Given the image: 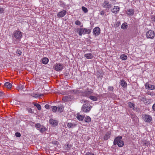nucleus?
I'll use <instances>...</instances> for the list:
<instances>
[{
  "label": "nucleus",
  "mask_w": 155,
  "mask_h": 155,
  "mask_svg": "<svg viewBox=\"0 0 155 155\" xmlns=\"http://www.w3.org/2000/svg\"><path fill=\"white\" fill-rule=\"evenodd\" d=\"M102 7L106 9H109L111 7V5L107 0L104 1L102 4Z\"/></svg>",
  "instance_id": "423d86ee"
},
{
  "label": "nucleus",
  "mask_w": 155,
  "mask_h": 155,
  "mask_svg": "<svg viewBox=\"0 0 155 155\" xmlns=\"http://www.w3.org/2000/svg\"><path fill=\"white\" fill-rule=\"evenodd\" d=\"M85 155H95L93 153L90 152H87L85 154Z\"/></svg>",
  "instance_id": "58836bf2"
},
{
  "label": "nucleus",
  "mask_w": 155,
  "mask_h": 155,
  "mask_svg": "<svg viewBox=\"0 0 155 155\" xmlns=\"http://www.w3.org/2000/svg\"><path fill=\"white\" fill-rule=\"evenodd\" d=\"M78 34L80 35H82L85 34H89L91 31V30L90 29H87L86 28H80L78 30Z\"/></svg>",
  "instance_id": "f03ea898"
},
{
  "label": "nucleus",
  "mask_w": 155,
  "mask_h": 155,
  "mask_svg": "<svg viewBox=\"0 0 155 155\" xmlns=\"http://www.w3.org/2000/svg\"><path fill=\"white\" fill-rule=\"evenodd\" d=\"M116 0H110V1L113 2V1H115Z\"/></svg>",
  "instance_id": "5fc2aeb1"
},
{
  "label": "nucleus",
  "mask_w": 155,
  "mask_h": 155,
  "mask_svg": "<svg viewBox=\"0 0 155 155\" xmlns=\"http://www.w3.org/2000/svg\"><path fill=\"white\" fill-rule=\"evenodd\" d=\"M15 135L17 137H20L21 136V135L19 133L17 132L15 133Z\"/></svg>",
  "instance_id": "c03bdc74"
},
{
  "label": "nucleus",
  "mask_w": 155,
  "mask_h": 155,
  "mask_svg": "<svg viewBox=\"0 0 155 155\" xmlns=\"http://www.w3.org/2000/svg\"><path fill=\"white\" fill-rule=\"evenodd\" d=\"M84 118L83 115H78L77 116V119L79 120H82Z\"/></svg>",
  "instance_id": "5701e85b"
},
{
  "label": "nucleus",
  "mask_w": 155,
  "mask_h": 155,
  "mask_svg": "<svg viewBox=\"0 0 155 155\" xmlns=\"http://www.w3.org/2000/svg\"><path fill=\"white\" fill-rule=\"evenodd\" d=\"M120 84L124 88L126 87L127 86L126 82L123 80H122L120 82Z\"/></svg>",
  "instance_id": "a211bd4d"
},
{
  "label": "nucleus",
  "mask_w": 155,
  "mask_h": 155,
  "mask_svg": "<svg viewBox=\"0 0 155 155\" xmlns=\"http://www.w3.org/2000/svg\"><path fill=\"white\" fill-rule=\"evenodd\" d=\"M42 61L43 64H46L48 63L49 59L47 58H44L42 59Z\"/></svg>",
  "instance_id": "aec40b11"
},
{
  "label": "nucleus",
  "mask_w": 155,
  "mask_h": 155,
  "mask_svg": "<svg viewBox=\"0 0 155 155\" xmlns=\"http://www.w3.org/2000/svg\"><path fill=\"white\" fill-rule=\"evenodd\" d=\"M75 93V94H80L81 92L80 90L79 89L74 90L73 91Z\"/></svg>",
  "instance_id": "37998d69"
},
{
  "label": "nucleus",
  "mask_w": 155,
  "mask_h": 155,
  "mask_svg": "<svg viewBox=\"0 0 155 155\" xmlns=\"http://www.w3.org/2000/svg\"><path fill=\"white\" fill-rule=\"evenodd\" d=\"M22 35L21 32L18 30L15 31L14 33V37L16 39L21 38Z\"/></svg>",
  "instance_id": "0eeeda50"
},
{
  "label": "nucleus",
  "mask_w": 155,
  "mask_h": 155,
  "mask_svg": "<svg viewBox=\"0 0 155 155\" xmlns=\"http://www.w3.org/2000/svg\"><path fill=\"white\" fill-rule=\"evenodd\" d=\"M84 120L86 122L89 123L91 121V118L89 116H87L84 118Z\"/></svg>",
  "instance_id": "bb28decb"
},
{
  "label": "nucleus",
  "mask_w": 155,
  "mask_h": 155,
  "mask_svg": "<svg viewBox=\"0 0 155 155\" xmlns=\"http://www.w3.org/2000/svg\"><path fill=\"white\" fill-rule=\"evenodd\" d=\"M142 118L143 120L146 122L150 123L152 120L151 117L148 114H144L143 115Z\"/></svg>",
  "instance_id": "39448f33"
},
{
  "label": "nucleus",
  "mask_w": 155,
  "mask_h": 155,
  "mask_svg": "<svg viewBox=\"0 0 155 155\" xmlns=\"http://www.w3.org/2000/svg\"><path fill=\"white\" fill-rule=\"evenodd\" d=\"M76 125L74 123L70 122L68 123L67 126L69 128H73L75 127Z\"/></svg>",
  "instance_id": "6ab92c4d"
},
{
  "label": "nucleus",
  "mask_w": 155,
  "mask_h": 155,
  "mask_svg": "<svg viewBox=\"0 0 155 155\" xmlns=\"http://www.w3.org/2000/svg\"><path fill=\"white\" fill-rule=\"evenodd\" d=\"M63 66L60 64H56L55 65V70L56 71H59L62 70Z\"/></svg>",
  "instance_id": "f8f14e48"
},
{
  "label": "nucleus",
  "mask_w": 155,
  "mask_h": 155,
  "mask_svg": "<svg viewBox=\"0 0 155 155\" xmlns=\"http://www.w3.org/2000/svg\"><path fill=\"white\" fill-rule=\"evenodd\" d=\"M108 90L109 92L112 93L113 92L114 87H113L109 86L108 87Z\"/></svg>",
  "instance_id": "473e14b6"
},
{
  "label": "nucleus",
  "mask_w": 155,
  "mask_h": 155,
  "mask_svg": "<svg viewBox=\"0 0 155 155\" xmlns=\"http://www.w3.org/2000/svg\"><path fill=\"white\" fill-rule=\"evenodd\" d=\"M5 86L8 88H11L12 87V84L9 82H6L5 84Z\"/></svg>",
  "instance_id": "4be33fe9"
},
{
  "label": "nucleus",
  "mask_w": 155,
  "mask_h": 155,
  "mask_svg": "<svg viewBox=\"0 0 155 155\" xmlns=\"http://www.w3.org/2000/svg\"><path fill=\"white\" fill-rule=\"evenodd\" d=\"M122 139V136H118L116 137L115 138L114 141V145H116L117 144L119 147H122L124 145V142L121 140Z\"/></svg>",
  "instance_id": "f257e3e1"
},
{
  "label": "nucleus",
  "mask_w": 155,
  "mask_h": 155,
  "mask_svg": "<svg viewBox=\"0 0 155 155\" xmlns=\"http://www.w3.org/2000/svg\"><path fill=\"white\" fill-rule=\"evenodd\" d=\"M92 108V106L89 104H85L83 105L81 110L84 112L87 113L91 110Z\"/></svg>",
  "instance_id": "7ed1b4c3"
},
{
  "label": "nucleus",
  "mask_w": 155,
  "mask_h": 155,
  "mask_svg": "<svg viewBox=\"0 0 155 155\" xmlns=\"http://www.w3.org/2000/svg\"><path fill=\"white\" fill-rule=\"evenodd\" d=\"M105 12L103 11H101L100 12V14L101 15H104V14Z\"/></svg>",
  "instance_id": "8fccbe9b"
},
{
  "label": "nucleus",
  "mask_w": 155,
  "mask_h": 155,
  "mask_svg": "<svg viewBox=\"0 0 155 155\" xmlns=\"http://www.w3.org/2000/svg\"><path fill=\"white\" fill-rule=\"evenodd\" d=\"M82 10L84 11V12L87 13V12L88 10L84 6H82Z\"/></svg>",
  "instance_id": "e433bc0d"
},
{
  "label": "nucleus",
  "mask_w": 155,
  "mask_h": 155,
  "mask_svg": "<svg viewBox=\"0 0 155 155\" xmlns=\"http://www.w3.org/2000/svg\"><path fill=\"white\" fill-rule=\"evenodd\" d=\"M84 56L87 59H91L93 58V55L92 54L89 53L85 54Z\"/></svg>",
  "instance_id": "dca6fc26"
},
{
  "label": "nucleus",
  "mask_w": 155,
  "mask_h": 155,
  "mask_svg": "<svg viewBox=\"0 0 155 155\" xmlns=\"http://www.w3.org/2000/svg\"><path fill=\"white\" fill-rule=\"evenodd\" d=\"M52 111L53 112H56L57 111V107L56 106H52L51 107Z\"/></svg>",
  "instance_id": "2f4dec72"
},
{
  "label": "nucleus",
  "mask_w": 155,
  "mask_h": 155,
  "mask_svg": "<svg viewBox=\"0 0 155 155\" xmlns=\"http://www.w3.org/2000/svg\"><path fill=\"white\" fill-rule=\"evenodd\" d=\"M25 86L24 85H20L18 86V90L19 91L20 90H23L24 89Z\"/></svg>",
  "instance_id": "72a5a7b5"
},
{
  "label": "nucleus",
  "mask_w": 155,
  "mask_h": 155,
  "mask_svg": "<svg viewBox=\"0 0 155 155\" xmlns=\"http://www.w3.org/2000/svg\"><path fill=\"white\" fill-rule=\"evenodd\" d=\"M35 127L36 128L39 129L41 128V126L39 123H37L35 124Z\"/></svg>",
  "instance_id": "a19ab883"
},
{
  "label": "nucleus",
  "mask_w": 155,
  "mask_h": 155,
  "mask_svg": "<svg viewBox=\"0 0 155 155\" xmlns=\"http://www.w3.org/2000/svg\"><path fill=\"white\" fill-rule=\"evenodd\" d=\"M32 103L34 104V105L35 106H36L37 107V108H38V110H41V106L39 104L34 103L33 102Z\"/></svg>",
  "instance_id": "c85d7f7f"
},
{
  "label": "nucleus",
  "mask_w": 155,
  "mask_h": 155,
  "mask_svg": "<svg viewBox=\"0 0 155 155\" xmlns=\"http://www.w3.org/2000/svg\"><path fill=\"white\" fill-rule=\"evenodd\" d=\"M120 58L123 60H125L127 59V57L125 54H123L121 55Z\"/></svg>",
  "instance_id": "393cba45"
},
{
  "label": "nucleus",
  "mask_w": 155,
  "mask_h": 155,
  "mask_svg": "<svg viewBox=\"0 0 155 155\" xmlns=\"http://www.w3.org/2000/svg\"><path fill=\"white\" fill-rule=\"evenodd\" d=\"M128 105L129 107L130 108H132L134 107V104L130 102H129L128 103Z\"/></svg>",
  "instance_id": "f704fd0d"
},
{
  "label": "nucleus",
  "mask_w": 155,
  "mask_h": 155,
  "mask_svg": "<svg viewBox=\"0 0 155 155\" xmlns=\"http://www.w3.org/2000/svg\"><path fill=\"white\" fill-rule=\"evenodd\" d=\"M4 10L3 8H0V14H2L4 13Z\"/></svg>",
  "instance_id": "a18cd8bd"
},
{
  "label": "nucleus",
  "mask_w": 155,
  "mask_h": 155,
  "mask_svg": "<svg viewBox=\"0 0 155 155\" xmlns=\"http://www.w3.org/2000/svg\"><path fill=\"white\" fill-rule=\"evenodd\" d=\"M64 101H69L70 100V98L68 96L64 97L62 99Z\"/></svg>",
  "instance_id": "a878e982"
},
{
  "label": "nucleus",
  "mask_w": 155,
  "mask_h": 155,
  "mask_svg": "<svg viewBox=\"0 0 155 155\" xmlns=\"http://www.w3.org/2000/svg\"><path fill=\"white\" fill-rule=\"evenodd\" d=\"M152 108L155 111V103L153 104Z\"/></svg>",
  "instance_id": "603ef678"
},
{
  "label": "nucleus",
  "mask_w": 155,
  "mask_h": 155,
  "mask_svg": "<svg viewBox=\"0 0 155 155\" xmlns=\"http://www.w3.org/2000/svg\"><path fill=\"white\" fill-rule=\"evenodd\" d=\"M120 10V8L118 6H114L111 9V12L115 14L117 13Z\"/></svg>",
  "instance_id": "4468645a"
},
{
  "label": "nucleus",
  "mask_w": 155,
  "mask_h": 155,
  "mask_svg": "<svg viewBox=\"0 0 155 155\" xmlns=\"http://www.w3.org/2000/svg\"><path fill=\"white\" fill-rule=\"evenodd\" d=\"M140 100L143 102H146V101H147V100L146 99V97H142L141 99H140Z\"/></svg>",
  "instance_id": "4c0bfd02"
},
{
  "label": "nucleus",
  "mask_w": 155,
  "mask_h": 155,
  "mask_svg": "<svg viewBox=\"0 0 155 155\" xmlns=\"http://www.w3.org/2000/svg\"><path fill=\"white\" fill-rule=\"evenodd\" d=\"M110 134L111 133L110 132L107 133L104 136V139L105 140H107L110 137Z\"/></svg>",
  "instance_id": "f3484780"
},
{
  "label": "nucleus",
  "mask_w": 155,
  "mask_h": 155,
  "mask_svg": "<svg viewBox=\"0 0 155 155\" xmlns=\"http://www.w3.org/2000/svg\"><path fill=\"white\" fill-rule=\"evenodd\" d=\"M4 95V93L1 91H0V97H2Z\"/></svg>",
  "instance_id": "3c124183"
},
{
  "label": "nucleus",
  "mask_w": 155,
  "mask_h": 155,
  "mask_svg": "<svg viewBox=\"0 0 155 155\" xmlns=\"http://www.w3.org/2000/svg\"><path fill=\"white\" fill-rule=\"evenodd\" d=\"M67 14V11L65 10H63L59 12L57 14V16L59 18H62L64 17Z\"/></svg>",
  "instance_id": "1a4fd4ad"
},
{
  "label": "nucleus",
  "mask_w": 155,
  "mask_h": 155,
  "mask_svg": "<svg viewBox=\"0 0 155 155\" xmlns=\"http://www.w3.org/2000/svg\"><path fill=\"white\" fill-rule=\"evenodd\" d=\"M134 13V11L132 9H127V13L129 16L133 15Z\"/></svg>",
  "instance_id": "2eb2a0df"
},
{
  "label": "nucleus",
  "mask_w": 155,
  "mask_h": 155,
  "mask_svg": "<svg viewBox=\"0 0 155 155\" xmlns=\"http://www.w3.org/2000/svg\"><path fill=\"white\" fill-rule=\"evenodd\" d=\"M49 105L48 104L45 105V107L46 109H49Z\"/></svg>",
  "instance_id": "09e8293b"
},
{
  "label": "nucleus",
  "mask_w": 155,
  "mask_h": 155,
  "mask_svg": "<svg viewBox=\"0 0 155 155\" xmlns=\"http://www.w3.org/2000/svg\"><path fill=\"white\" fill-rule=\"evenodd\" d=\"M145 88L146 89L151 90L155 89V86L150 85L148 83H146L145 84Z\"/></svg>",
  "instance_id": "ddd939ff"
},
{
  "label": "nucleus",
  "mask_w": 155,
  "mask_h": 155,
  "mask_svg": "<svg viewBox=\"0 0 155 155\" xmlns=\"http://www.w3.org/2000/svg\"><path fill=\"white\" fill-rule=\"evenodd\" d=\"M148 101H146V102H144L145 104H148Z\"/></svg>",
  "instance_id": "864d4df0"
},
{
  "label": "nucleus",
  "mask_w": 155,
  "mask_h": 155,
  "mask_svg": "<svg viewBox=\"0 0 155 155\" xmlns=\"http://www.w3.org/2000/svg\"><path fill=\"white\" fill-rule=\"evenodd\" d=\"M155 36L154 32L150 30L147 33V36L148 38L153 39Z\"/></svg>",
  "instance_id": "6e6552de"
},
{
  "label": "nucleus",
  "mask_w": 155,
  "mask_h": 155,
  "mask_svg": "<svg viewBox=\"0 0 155 155\" xmlns=\"http://www.w3.org/2000/svg\"><path fill=\"white\" fill-rule=\"evenodd\" d=\"M75 24L78 25H80L81 24V23L79 21L77 20L75 21Z\"/></svg>",
  "instance_id": "79ce46f5"
},
{
  "label": "nucleus",
  "mask_w": 155,
  "mask_h": 155,
  "mask_svg": "<svg viewBox=\"0 0 155 155\" xmlns=\"http://www.w3.org/2000/svg\"><path fill=\"white\" fill-rule=\"evenodd\" d=\"M63 107L62 106H59L57 107L58 111L60 112H61L63 111Z\"/></svg>",
  "instance_id": "cd10ccee"
},
{
  "label": "nucleus",
  "mask_w": 155,
  "mask_h": 155,
  "mask_svg": "<svg viewBox=\"0 0 155 155\" xmlns=\"http://www.w3.org/2000/svg\"><path fill=\"white\" fill-rule=\"evenodd\" d=\"M38 130H39V129H38ZM46 130V128L43 126H42V127L39 130L40 131L41 133L44 132Z\"/></svg>",
  "instance_id": "7c9ffc66"
},
{
  "label": "nucleus",
  "mask_w": 155,
  "mask_h": 155,
  "mask_svg": "<svg viewBox=\"0 0 155 155\" xmlns=\"http://www.w3.org/2000/svg\"><path fill=\"white\" fill-rule=\"evenodd\" d=\"M71 144H70V145H69L68 144H67V148L68 150L70 149L71 148Z\"/></svg>",
  "instance_id": "de8ad7c7"
},
{
  "label": "nucleus",
  "mask_w": 155,
  "mask_h": 155,
  "mask_svg": "<svg viewBox=\"0 0 155 155\" xmlns=\"http://www.w3.org/2000/svg\"><path fill=\"white\" fill-rule=\"evenodd\" d=\"M31 96L35 97H37L39 96V94H36V93H31Z\"/></svg>",
  "instance_id": "c756f323"
},
{
  "label": "nucleus",
  "mask_w": 155,
  "mask_h": 155,
  "mask_svg": "<svg viewBox=\"0 0 155 155\" xmlns=\"http://www.w3.org/2000/svg\"><path fill=\"white\" fill-rule=\"evenodd\" d=\"M49 123L53 127H56L58 124V121L56 120L51 119L49 120Z\"/></svg>",
  "instance_id": "9b49d317"
},
{
  "label": "nucleus",
  "mask_w": 155,
  "mask_h": 155,
  "mask_svg": "<svg viewBox=\"0 0 155 155\" xmlns=\"http://www.w3.org/2000/svg\"><path fill=\"white\" fill-rule=\"evenodd\" d=\"M120 22L119 21H117V23H116V26L117 27H118L120 26Z\"/></svg>",
  "instance_id": "49530a36"
},
{
  "label": "nucleus",
  "mask_w": 155,
  "mask_h": 155,
  "mask_svg": "<svg viewBox=\"0 0 155 155\" xmlns=\"http://www.w3.org/2000/svg\"><path fill=\"white\" fill-rule=\"evenodd\" d=\"M100 33V29L98 27H95L93 30V33L94 35L97 36Z\"/></svg>",
  "instance_id": "9d476101"
},
{
  "label": "nucleus",
  "mask_w": 155,
  "mask_h": 155,
  "mask_svg": "<svg viewBox=\"0 0 155 155\" xmlns=\"http://www.w3.org/2000/svg\"><path fill=\"white\" fill-rule=\"evenodd\" d=\"M27 110L28 111V112L31 113H33L32 109L29 108H26Z\"/></svg>",
  "instance_id": "ea45409f"
},
{
  "label": "nucleus",
  "mask_w": 155,
  "mask_h": 155,
  "mask_svg": "<svg viewBox=\"0 0 155 155\" xmlns=\"http://www.w3.org/2000/svg\"><path fill=\"white\" fill-rule=\"evenodd\" d=\"M89 98L90 99L94 101H96L97 99V97L94 96H90Z\"/></svg>",
  "instance_id": "b1692460"
},
{
  "label": "nucleus",
  "mask_w": 155,
  "mask_h": 155,
  "mask_svg": "<svg viewBox=\"0 0 155 155\" xmlns=\"http://www.w3.org/2000/svg\"><path fill=\"white\" fill-rule=\"evenodd\" d=\"M93 90L91 89H89L87 88L86 90L84 92H82L81 94L84 96L88 97L91 95L93 93Z\"/></svg>",
  "instance_id": "20e7f679"
},
{
  "label": "nucleus",
  "mask_w": 155,
  "mask_h": 155,
  "mask_svg": "<svg viewBox=\"0 0 155 155\" xmlns=\"http://www.w3.org/2000/svg\"><path fill=\"white\" fill-rule=\"evenodd\" d=\"M128 26L126 23H123L121 26V28L123 29H126L127 28Z\"/></svg>",
  "instance_id": "412c9836"
},
{
  "label": "nucleus",
  "mask_w": 155,
  "mask_h": 155,
  "mask_svg": "<svg viewBox=\"0 0 155 155\" xmlns=\"http://www.w3.org/2000/svg\"><path fill=\"white\" fill-rule=\"evenodd\" d=\"M16 53H17L18 56H19L21 55L22 54V52L20 50L18 49L16 51Z\"/></svg>",
  "instance_id": "c9c22d12"
}]
</instances>
